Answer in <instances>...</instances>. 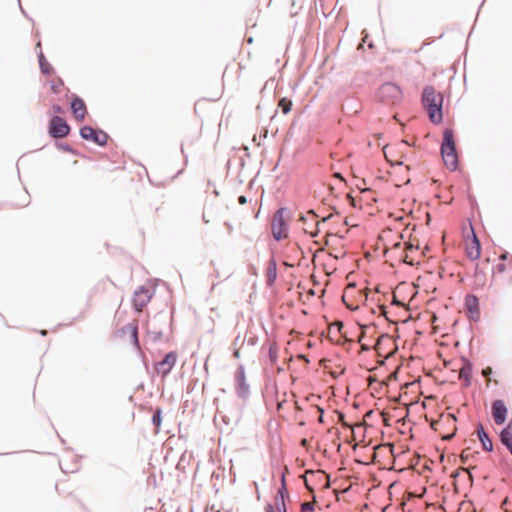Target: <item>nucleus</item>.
Returning <instances> with one entry per match:
<instances>
[{"label":"nucleus","instance_id":"obj_1","mask_svg":"<svg viewBox=\"0 0 512 512\" xmlns=\"http://www.w3.org/2000/svg\"><path fill=\"white\" fill-rule=\"evenodd\" d=\"M422 101L429 113L431 121L434 123H440L442 120V95L436 93L433 87L428 86L423 90Z\"/></svg>","mask_w":512,"mask_h":512},{"label":"nucleus","instance_id":"obj_2","mask_svg":"<svg viewBox=\"0 0 512 512\" xmlns=\"http://www.w3.org/2000/svg\"><path fill=\"white\" fill-rule=\"evenodd\" d=\"M441 155L446 167L450 170L457 168L458 159L456 154V147L453 132L449 129L444 131L443 142L441 146Z\"/></svg>","mask_w":512,"mask_h":512},{"label":"nucleus","instance_id":"obj_3","mask_svg":"<svg viewBox=\"0 0 512 512\" xmlns=\"http://www.w3.org/2000/svg\"><path fill=\"white\" fill-rule=\"evenodd\" d=\"M271 232L277 241L288 237V212L285 207L279 208L272 216Z\"/></svg>","mask_w":512,"mask_h":512},{"label":"nucleus","instance_id":"obj_4","mask_svg":"<svg viewBox=\"0 0 512 512\" xmlns=\"http://www.w3.org/2000/svg\"><path fill=\"white\" fill-rule=\"evenodd\" d=\"M379 98L382 102L394 104L401 99V90L394 83H385L379 89Z\"/></svg>","mask_w":512,"mask_h":512},{"label":"nucleus","instance_id":"obj_5","mask_svg":"<svg viewBox=\"0 0 512 512\" xmlns=\"http://www.w3.org/2000/svg\"><path fill=\"white\" fill-rule=\"evenodd\" d=\"M70 131L69 125L66 121L59 117L54 116L49 123V133L54 138H63L68 135Z\"/></svg>","mask_w":512,"mask_h":512},{"label":"nucleus","instance_id":"obj_6","mask_svg":"<svg viewBox=\"0 0 512 512\" xmlns=\"http://www.w3.org/2000/svg\"><path fill=\"white\" fill-rule=\"evenodd\" d=\"M80 135L83 139L92 141L100 146L107 143L108 135L100 130H95L90 126H84L80 129Z\"/></svg>","mask_w":512,"mask_h":512},{"label":"nucleus","instance_id":"obj_7","mask_svg":"<svg viewBox=\"0 0 512 512\" xmlns=\"http://www.w3.org/2000/svg\"><path fill=\"white\" fill-rule=\"evenodd\" d=\"M177 361V353L176 352H169L166 354L164 359L157 363L156 369L157 372L162 374V376H166L170 373L172 368L174 367L175 363Z\"/></svg>","mask_w":512,"mask_h":512},{"label":"nucleus","instance_id":"obj_8","mask_svg":"<svg viewBox=\"0 0 512 512\" xmlns=\"http://www.w3.org/2000/svg\"><path fill=\"white\" fill-rule=\"evenodd\" d=\"M151 299V293L149 289L145 287H140L134 293L133 297V305L137 311H142L143 307L147 305V303Z\"/></svg>","mask_w":512,"mask_h":512},{"label":"nucleus","instance_id":"obj_9","mask_svg":"<svg viewBox=\"0 0 512 512\" xmlns=\"http://www.w3.org/2000/svg\"><path fill=\"white\" fill-rule=\"evenodd\" d=\"M492 416L496 424L501 425L507 416V407L502 400H495L492 404Z\"/></svg>","mask_w":512,"mask_h":512},{"label":"nucleus","instance_id":"obj_10","mask_svg":"<svg viewBox=\"0 0 512 512\" xmlns=\"http://www.w3.org/2000/svg\"><path fill=\"white\" fill-rule=\"evenodd\" d=\"M236 382H237V393L241 397H245L248 393L249 386L246 383V376L243 367L237 369L235 374Z\"/></svg>","mask_w":512,"mask_h":512},{"label":"nucleus","instance_id":"obj_11","mask_svg":"<svg viewBox=\"0 0 512 512\" xmlns=\"http://www.w3.org/2000/svg\"><path fill=\"white\" fill-rule=\"evenodd\" d=\"M71 109H72V112L77 120L82 121L85 118L87 110H86V105L81 98L75 97L72 100Z\"/></svg>","mask_w":512,"mask_h":512},{"label":"nucleus","instance_id":"obj_12","mask_svg":"<svg viewBox=\"0 0 512 512\" xmlns=\"http://www.w3.org/2000/svg\"><path fill=\"white\" fill-rule=\"evenodd\" d=\"M472 235H473L472 241L467 246L466 252H467V256L471 260H476L480 257L481 247H480V242L473 231H472Z\"/></svg>","mask_w":512,"mask_h":512},{"label":"nucleus","instance_id":"obj_13","mask_svg":"<svg viewBox=\"0 0 512 512\" xmlns=\"http://www.w3.org/2000/svg\"><path fill=\"white\" fill-rule=\"evenodd\" d=\"M501 442L510 450L512 454V420L508 423L500 434Z\"/></svg>","mask_w":512,"mask_h":512},{"label":"nucleus","instance_id":"obj_14","mask_svg":"<svg viewBox=\"0 0 512 512\" xmlns=\"http://www.w3.org/2000/svg\"><path fill=\"white\" fill-rule=\"evenodd\" d=\"M123 332L128 333L135 347L139 348L138 341V324L137 321L129 323L123 328Z\"/></svg>","mask_w":512,"mask_h":512},{"label":"nucleus","instance_id":"obj_15","mask_svg":"<svg viewBox=\"0 0 512 512\" xmlns=\"http://www.w3.org/2000/svg\"><path fill=\"white\" fill-rule=\"evenodd\" d=\"M479 440L482 443L483 449L491 451L493 449L492 441L489 439L487 433L484 431L483 426L480 424L477 429Z\"/></svg>","mask_w":512,"mask_h":512},{"label":"nucleus","instance_id":"obj_16","mask_svg":"<svg viewBox=\"0 0 512 512\" xmlns=\"http://www.w3.org/2000/svg\"><path fill=\"white\" fill-rule=\"evenodd\" d=\"M465 304L471 314V318H477L478 317V300L475 296L469 295L466 297Z\"/></svg>","mask_w":512,"mask_h":512},{"label":"nucleus","instance_id":"obj_17","mask_svg":"<svg viewBox=\"0 0 512 512\" xmlns=\"http://www.w3.org/2000/svg\"><path fill=\"white\" fill-rule=\"evenodd\" d=\"M276 278V263L271 261L267 269V281L272 284Z\"/></svg>","mask_w":512,"mask_h":512},{"label":"nucleus","instance_id":"obj_18","mask_svg":"<svg viewBox=\"0 0 512 512\" xmlns=\"http://www.w3.org/2000/svg\"><path fill=\"white\" fill-rule=\"evenodd\" d=\"M63 86V82L59 78H54L50 81V89L53 93H59Z\"/></svg>","mask_w":512,"mask_h":512},{"label":"nucleus","instance_id":"obj_19","mask_svg":"<svg viewBox=\"0 0 512 512\" xmlns=\"http://www.w3.org/2000/svg\"><path fill=\"white\" fill-rule=\"evenodd\" d=\"M39 62H40V68H41L42 73H44V74H51L52 73L53 68L51 67V65L48 62H46L44 60V56L42 54L40 55Z\"/></svg>","mask_w":512,"mask_h":512},{"label":"nucleus","instance_id":"obj_20","mask_svg":"<svg viewBox=\"0 0 512 512\" xmlns=\"http://www.w3.org/2000/svg\"><path fill=\"white\" fill-rule=\"evenodd\" d=\"M161 413H162L161 409L158 408L152 417V422L156 426L157 429H159L160 425H161V421H162Z\"/></svg>","mask_w":512,"mask_h":512},{"label":"nucleus","instance_id":"obj_21","mask_svg":"<svg viewBox=\"0 0 512 512\" xmlns=\"http://www.w3.org/2000/svg\"><path fill=\"white\" fill-rule=\"evenodd\" d=\"M286 489V485H285V474L282 475V489L279 490V493L281 495V501H282V507H283V512H286V508H285V502H284V495H283V491H285Z\"/></svg>","mask_w":512,"mask_h":512},{"label":"nucleus","instance_id":"obj_22","mask_svg":"<svg viewBox=\"0 0 512 512\" xmlns=\"http://www.w3.org/2000/svg\"><path fill=\"white\" fill-rule=\"evenodd\" d=\"M279 106L282 109L283 113H288V101L286 98H282L279 102Z\"/></svg>","mask_w":512,"mask_h":512},{"label":"nucleus","instance_id":"obj_23","mask_svg":"<svg viewBox=\"0 0 512 512\" xmlns=\"http://www.w3.org/2000/svg\"><path fill=\"white\" fill-rule=\"evenodd\" d=\"M314 508L313 503L311 502H305L301 505V511L302 512H310Z\"/></svg>","mask_w":512,"mask_h":512},{"label":"nucleus","instance_id":"obj_24","mask_svg":"<svg viewBox=\"0 0 512 512\" xmlns=\"http://www.w3.org/2000/svg\"><path fill=\"white\" fill-rule=\"evenodd\" d=\"M20 199L22 200V204L17 205L18 207L25 206L27 204L28 195L26 192H21L19 195Z\"/></svg>","mask_w":512,"mask_h":512},{"label":"nucleus","instance_id":"obj_25","mask_svg":"<svg viewBox=\"0 0 512 512\" xmlns=\"http://www.w3.org/2000/svg\"><path fill=\"white\" fill-rule=\"evenodd\" d=\"M470 369L469 368H462L460 371V378H465L468 380L469 378Z\"/></svg>","mask_w":512,"mask_h":512},{"label":"nucleus","instance_id":"obj_26","mask_svg":"<svg viewBox=\"0 0 512 512\" xmlns=\"http://www.w3.org/2000/svg\"><path fill=\"white\" fill-rule=\"evenodd\" d=\"M301 477L304 479L306 487H307L309 490H311V487H310V485H309V481H310V479L308 478V476H307V475H302Z\"/></svg>","mask_w":512,"mask_h":512},{"label":"nucleus","instance_id":"obj_27","mask_svg":"<svg viewBox=\"0 0 512 512\" xmlns=\"http://www.w3.org/2000/svg\"><path fill=\"white\" fill-rule=\"evenodd\" d=\"M52 109L55 113H62V108L59 105H54Z\"/></svg>","mask_w":512,"mask_h":512},{"label":"nucleus","instance_id":"obj_28","mask_svg":"<svg viewBox=\"0 0 512 512\" xmlns=\"http://www.w3.org/2000/svg\"><path fill=\"white\" fill-rule=\"evenodd\" d=\"M491 372H492V369H491L490 367H487L486 369H484V370L482 371V374H483L484 376H488V375H490V374H491Z\"/></svg>","mask_w":512,"mask_h":512},{"label":"nucleus","instance_id":"obj_29","mask_svg":"<svg viewBox=\"0 0 512 512\" xmlns=\"http://www.w3.org/2000/svg\"><path fill=\"white\" fill-rule=\"evenodd\" d=\"M238 202H239L241 205H243V204H245V203L247 202V199H246V197H245V196H243V195H242V196H240V197L238 198Z\"/></svg>","mask_w":512,"mask_h":512},{"label":"nucleus","instance_id":"obj_30","mask_svg":"<svg viewBox=\"0 0 512 512\" xmlns=\"http://www.w3.org/2000/svg\"><path fill=\"white\" fill-rule=\"evenodd\" d=\"M467 457H468V453L466 451H463L462 455H461V458L464 460Z\"/></svg>","mask_w":512,"mask_h":512},{"label":"nucleus","instance_id":"obj_31","mask_svg":"<svg viewBox=\"0 0 512 512\" xmlns=\"http://www.w3.org/2000/svg\"><path fill=\"white\" fill-rule=\"evenodd\" d=\"M311 475L317 476L319 478H323L324 477L323 474H321V473H312Z\"/></svg>","mask_w":512,"mask_h":512},{"label":"nucleus","instance_id":"obj_32","mask_svg":"<svg viewBox=\"0 0 512 512\" xmlns=\"http://www.w3.org/2000/svg\"><path fill=\"white\" fill-rule=\"evenodd\" d=\"M284 401L278 403V409H281L283 407Z\"/></svg>","mask_w":512,"mask_h":512},{"label":"nucleus","instance_id":"obj_33","mask_svg":"<svg viewBox=\"0 0 512 512\" xmlns=\"http://www.w3.org/2000/svg\"><path fill=\"white\" fill-rule=\"evenodd\" d=\"M453 434L452 435H448V436H445L444 439L445 440H450L452 438Z\"/></svg>","mask_w":512,"mask_h":512},{"label":"nucleus","instance_id":"obj_34","mask_svg":"<svg viewBox=\"0 0 512 512\" xmlns=\"http://www.w3.org/2000/svg\"><path fill=\"white\" fill-rule=\"evenodd\" d=\"M330 217H331V215H329L328 217H324V218L322 219V222H325V221H326L327 219H329Z\"/></svg>","mask_w":512,"mask_h":512},{"label":"nucleus","instance_id":"obj_35","mask_svg":"<svg viewBox=\"0 0 512 512\" xmlns=\"http://www.w3.org/2000/svg\"><path fill=\"white\" fill-rule=\"evenodd\" d=\"M504 270V265H500L499 266V271H503Z\"/></svg>","mask_w":512,"mask_h":512},{"label":"nucleus","instance_id":"obj_36","mask_svg":"<svg viewBox=\"0 0 512 512\" xmlns=\"http://www.w3.org/2000/svg\"><path fill=\"white\" fill-rule=\"evenodd\" d=\"M46 333H47V332H46L45 330H42V331H41V334H42V335H46Z\"/></svg>","mask_w":512,"mask_h":512},{"label":"nucleus","instance_id":"obj_37","mask_svg":"<svg viewBox=\"0 0 512 512\" xmlns=\"http://www.w3.org/2000/svg\"><path fill=\"white\" fill-rule=\"evenodd\" d=\"M501 259H503V260H504V259H506V254H503V255L501 256Z\"/></svg>","mask_w":512,"mask_h":512},{"label":"nucleus","instance_id":"obj_38","mask_svg":"<svg viewBox=\"0 0 512 512\" xmlns=\"http://www.w3.org/2000/svg\"><path fill=\"white\" fill-rule=\"evenodd\" d=\"M301 443H302V445H305L306 444V439H303Z\"/></svg>","mask_w":512,"mask_h":512},{"label":"nucleus","instance_id":"obj_39","mask_svg":"<svg viewBox=\"0 0 512 512\" xmlns=\"http://www.w3.org/2000/svg\"><path fill=\"white\" fill-rule=\"evenodd\" d=\"M312 473H313V472L309 473V471H306V474H305V475H307V474H308V475H310V476L312 477V476H313V475H311Z\"/></svg>","mask_w":512,"mask_h":512}]
</instances>
